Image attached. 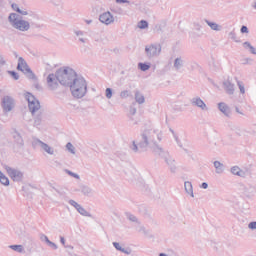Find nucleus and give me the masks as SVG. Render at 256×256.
<instances>
[{
	"instance_id": "1",
	"label": "nucleus",
	"mask_w": 256,
	"mask_h": 256,
	"mask_svg": "<svg viewBox=\"0 0 256 256\" xmlns=\"http://www.w3.org/2000/svg\"><path fill=\"white\" fill-rule=\"evenodd\" d=\"M141 141L137 143L136 141H132V145L130 149L134 153H141L143 149H147V147H153V145H157L163 139V131L159 128L155 127H147L143 130L141 134Z\"/></svg>"
},
{
	"instance_id": "2",
	"label": "nucleus",
	"mask_w": 256,
	"mask_h": 256,
	"mask_svg": "<svg viewBox=\"0 0 256 256\" xmlns=\"http://www.w3.org/2000/svg\"><path fill=\"white\" fill-rule=\"evenodd\" d=\"M24 99L28 103V109L34 117V127H41L43 125V114L41 113V103L30 92L24 93Z\"/></svg>"
},
{
	"instance_id": "3",
	"label": "nucleus",
	"mask_w": 256,
	"mask_h": 256,
	"mask_svg": "<svg viewBox=\"0 0 256 256\" xmlns=\"http://www.w3.org/2000/svg\"><path fill=\"white\" fill-rule=\"evenodd\" d=\"M69 87L74 99H83L87 95V80L82 76H77Z\"/></svg>"
},
{
	"instance_id": "4",
	"label": "nucleus",
	"mask_w": 256,
	"mask_h": 256,
	"mask_svg": "<svg viewBox=\"0 0 256 256\" xmlns=\"http://www.w3.org/2000/svg\"><path fill=\"white\" fill-rule=\"evenodd\" d=\"M56 75H58V81L60 85L69 87L70 84L75 81L77 72H75V70L69 66H64L56 71Z\"/></svg>"
},
{
	"instance_id": "5",
	"label": "nucleus",
	"mask_w": 256,
	"mask_h": 256,
	"mask_svg": "<svg viewBox=\"0 0 256 256\" xmlns=\"http://www.w3.org/2000/svg\"><path fill=\"white\" fill-rule=\"evenodd\" d=\"M8 21L13 29L21 31L22 33H25L31 29L29 22L23 19V17L17 13H10L8 16Z\"/></svg>"
},
{
	"instance_id": "6",
	"label": "nucleus",
	"mask_w": 256,
	"mask_h": 256,
	"mask_svg": "<svg viewBox=\"0 0 256 256\" xmlns=\"http://www.w3.org/2000/svg\"><path fill=\"white\" fill-rule=\"evenodd\" d=\"M11 7L13 11H16V13H19V15H21L22 17H26V21L29 23L30 27L31 25H35V23H37V21L39 20V15H37V13L32 10L24 7H19V5L15 3H13Z\"/></svg>"
},
{
	"instance_id": "7",
	"label": "nucleus",
	"mask_w": 256,
	"mask_h": 256,
	"mask_svg": "<svg viewBox=\"0 0 256 256\" xmlns=\"http://www.w3.org/2000/svg\"><path fill=\"white\" fill-rule=\"evenodd\" d=\"M154 153L156 155H159V157H161L162 159H164V161L168 165L171 173H175L177 166L175 165V159H173V157H171L169 152L163 150V148H161L159 146H156L154 148Z\"/></svg>"
},
{
	"instance_id": "8",
	"label": "nucleus",
	"mask_w": 256,
	"mask_h": 256,
	"mask_svg": "<svg viewBox=\"0 0 256 256\" xmlns=\"http://www.w3.org/2000/svg\"><path fill=\"white\" fill-rule=\"evenodd\" d=\"M162 47L159 43H152L145 46V53L148 59H155L161 55Z\"/></svg>"
},
{
	"instance_id": "9",
	"label": "nucleus",
	"mask_w": 256,
	"mask_h": 256,
	"mask_svg": "<svg viewBox=\"0 0 256 256\" xmlns=\"http://www.w3.org/2000/svg\"><path fill=\"white\" fill-rule=\"evenodd\" d=\"M32 146L40 148V151H42L43 153H47V155H55V148H53V146L39 140L38 138H35L32 141Z\"/></svg>"
},
{
	"instance_id": "10",
	"label": "nucleus",
	"mask_w": 256,
	"mask_h": 256,
	"mask_svg": "<svg viewBox=\"0 0 256 256\" xmlns=\"http://www.w3.org/2000/svg\"><path fill=\"white\" fill-rule=\"evenodd\" d=\"M17 69L18 71H22V73L27 75L28 79H32V80L36 79L35 74L33 73V71H31V69L27 65V62L22 57L18 59Z\"/></svg>"
},
{
	"instance_id": "11",
	"label": "nucleus",
	"mask_w": 256,
	"mask_h": 256,
	"mask_svg": "<svg viewBox=\"0 0 256 256\" xmlns=\"http://www.w3.org/2000/svg\"><path fill=\"white\" fill-rule=\"evenodd\" d=\"M46 84L49 89V91H57L59 89V77L57 75V72L55 74L51 73L46 78Z\"/></svg>"
},
{
	"instance_id": "12",
	"label": "nucleus",
	"mask_w": 256,
	"mask_h": 256,
	"mask_svg": "<svg viewBox=\"0 0 256 256\" xmlns=\"http://www.w3.org/2000/svg\"><path fill=\"white\" fill-rule=\"evenodd\" d=\"M5 171L8 173L9 177L12 179V181H23L24 174L21 170L17 168H12L11 166H5Z\"/></svg>"
},
{
	"instance_id": "13",
	"label": "nucleus",
	"mask_w": 256,
	"mask_h": 256,
	"mask_svg": "<svg viewBox=\"0 0 256 256\" xmlns=\"http://www.w3.org/2000/svg\"><path fill=\"white\" fill-rule=\"evenodd\" d=\"M15 108V100L11 96H4L2 99V109L5 113L13 111Z\"/></svg>"
},
{
	"instance_id": "14",
	"label": "nucleus",
	"mask_w": 256,
	"mask_h": 256,
	"mask_svg": "<svg viewBox=\"0 0 256 256\" xmlns=\"http://www.w3.org/2000/svg\"><path fill=\"white\" fill-rule=\"evenodd\" d=\"M99 21L103 25H113V23H115V16H113V14H111L109 11L103 12L99 16Z\"/></svg>"
},
{
	"instance_id": "15",
	"label": "nucleus",
	"mask_w": 256,
	"mask_h": 256,
	"mask_svg": "<svg viewBox=\"0 0 256 256\" xmlns=\"http://www.w3.org/2000/svg\"><path fill=\"white\" fill-rule=\"evenodd\" d=\"M190 103L193 105V107L200 109V111H209V106H207L205 101H203V99H201L199 96L193 97L190 100Z\"/></svg>"
},
{
	"instance_id": "16",
	"label": "nucleus",
	"mask_w": 256,
	"mask_h": 256,
	"mask_svg": "<svg viewBox=\"0 0 256 256\" xmlns=\"http://www.w3.org/2000/svg\"><path fill=\"white\" fill-rule=\"evenodd\" d=\"M243 195L247 197V199H253L256 195V184L246 185L243 189Z\"/></svg>"
},
{
	"instance_id": "17",
	"label": "nucleus",
	"mask_w": 256,
	"mask_h": 256,
	"mask_svg": "<svg viewBox=\"0 0 256 256\" xmlns=\"http://www.w3.org/2000/svg\"><path fill=\"white\" fill-rule=\"evenodd\" d=\"M185 67V58L182 56H178L173 61V69L174 71H183Z\"/></svg>"
},
{
	"instance_id": "18",
	"label": "nucleus",
	"mask_w": 256,
	"mask_h": 256,
	"mask_svg": "<svg viewBox=\"0 0 256 256\" xmlns=\"http://www.w3.org/2000/svg\"><path fill=\"white\" fill-rule=\"evenodd\" d=\"M13 139H14V149L15 151H19L21 147H23L24 142H23V137H21V134L18 132L13 133Z\"/></svg>"
},
{
	"instance_id": "19",
	"label": "nucleus",
	"mask_w": 256,
	"mask_h": 256,
	"mask_svg": "<svg viewBox=\"0 0 256 256\" xmlns=\"http://www.w3.org/2000/svg\"><path fill=\"white\" fill-rule=\"evenodd\" d=\"M223 87L227 95H235V84H233L231 80H225L223 82Z\"/></svg>"
},
{
	"instance_id": "20",
	"label": "nucleus",
	"mask_w": 256,
	"mask_h": 256,
	"mask_svg": "<svg viewBox=\"0 0 256 256\" xmlns=\"http://www.w3.org/2000/svg\"><path fill=\"white\" fill-rule=\"evenodd\" d=\"M40 241L42 243H44L45 245H47V247H50V249H54V250L59 249L57 244H55L54 242L49 240V237H47V235H45V234H40Z\"/></svg>"
},
{
	"instance_id": "21",
	"label": "nucleus",
	"mask_w": 256,
	"mask_h": 256,
	"mask_svg": "<svg viewBox=\"0 0 256 256\" xmlns=\"http://www.w3.org/2000/svg\"><path fill=\"white\" fill-rule=\"evenodd\" d=\"M218 109L225 117H231V108L225 102L218 103Z\"/></svg>"
},
{
	"instance_id": "22",
	"label": "nucleus",
	"mask_w": 256,
	"mask_h": 256,
	"mask_svg": "<svg viewBox=\"0 0 256 256\" xmlns=\"http://www.w3.org/2000/svg\"><path fill=\"white\" fill-rule=\"evenodd\" d=\"M172 135L173 138L175 139L178 147H180V149H183V151H185L187 153V141L183 140L181 141V139L179 138V135H177V133H175L174 131H172Z\"/></svg>"
},
{
	"instance_id": "23",
	"label": "nucleus",
	"mask_w": 256,
	"mask_h": 256,
	"mask_svg": "<svg viewBox=\"0 0 256 256\" xmlns=\"http://www.w3.org/2000/svg\"><path fill=\"white\" fill-rule=\"evenodd\" d=\"M230 173H232V175H236L237 177H246L247 175V172L241 169L239 166H232L230 168Z\"/></svg>"
},
{
	"instance_id": "24",
	"label": "nucleus",
	"mask_w": 256,
	"mask_h": 256,
	"mask_svg": "<svg viewBox=\"0 0 256 256\" xmlns=\"http://www.w3.org/2000/svg\"><path fill=\"white\" fill-rule=\"evenodd\" d=\"M81 193L84 195V197H93L95 195V191L93 188L87 186V185H81L80 186Z\"/></svg>"
},
{
	"instance_id": "25",
	"label": "nucleus",
	"mask_w": 256,
	"mask_h": 256,
	"mask_svg": "<svg viewBox=\"0 0 256 256\" xmlns=\"http://www.w3.org/2000/svg\"><path fill=\"white\" fill-rule=\"evenodd\" d=\"M206 25L210 27L211 31H216V33H219L220 31H223V26L221 24H217L216 22L205 20Z\"/></svg>"
},
{
	"instance_id": "26",
	"label": "nucleus",
	"mask_w": 256,
	"mask_h": 256,
	"mask_svg": "<svg viewBox=\"0 0 256 256\" xmlns=\"http://www.w3.org/2000/svg\"><path fill=\"white\" fill-rule=\"evenodd\" d=\"M74 34L76 35V37L80 43H83L85 45V43L89 42V39L85 37V32H83L81 30H76V31H74Z\"/></svg>"
},
{
	"instance_id": "27",
	"label": "nucleus",
	"mask_w": 256,
	"mask_h": 256,
	"mask_svg": "<svg viewBox=\"0 0 256 256\" xmlns=\"http://www.w3.org/2000/svg\"><path fill=\"white\" fill-rule=\"evenodd\" d=\"M184 189L187 193V195H190V197H195V194L193 193V184L189 181H186L184 183Z\"/></svg>"
},
{
	"instance_id": "28",
	"label": "nucleus",
	"mask_w": 256,
	"mask_h": 256,
	"mask_svg": "<svg viewBox=\"0 0 256 256\" xmlns=\"http://www.w3.org/2000/svg\"><path fill=\"white\" fill-rule=\"evenodd\" d=\"M242 46L246 51H248L252 55H256V48L253 47V45H251V42L246 41L242 44Z\"/></svg>"
},
{
	"instance_id": "29",
	"label": "nucleus",
	"mask_w": 256,
	"mask_h": 256,
	"mask_svg": "<svg viewBox=\"0 0 256 256\" xmlns=\"http://www.w3.org/2000/svg\"><path fill=\"white\" fill-rule=\"evenodd\" d=\"M214 167L217 175H221L225 171V165L219 161H214Z\"/></svg>"
},
{
	"instance_id": "30",
	"label": "nucleus",
	"mask_w": 256,
	"mask_h": 256,
	"mask_svg": "<svg viewBox=\"0 0 256 256\" xmlns=\"http://www.w3.org/2000/svg\"><path fill=\"white\" fill-rule=\"evenodd\" d=\"M113 247H115V249L117 251H121V253H125V255H130L131 251L123 248V246H121V244L119 242H113Z\"/></svg>"
},
{
	"instance_id": "31",
	"label": "nucleus",
	"mask_w": 256,
	"mask_h": 256,
	"mask_svg": "<svg viewBox=\"0 0 256 256\" xmlns=\"http://www.w3.org/2000/svg\"><path fill=\"white\" fill-rule=\"evenodd\" d=\"M236 83L240 91V95H242V97H245V93H247V89H245V83H243V81L241 80H237Z\"/></svg>"
},
{
	"instance_id": "32",
	"label": "nucleus",
	"mask_w": 256,
	"mask_h": 256,
	"mask_svg": "<svg viewBox=\"0 0 256 256\" xmlns=\"http://www.w3.org/2000/svg\"><path fill=\"white\" fill-rule=\"evenodd\" d=\"M135 101L139 105H143V103H145V96L143 94H141V92H136L135 93Z\"/></svg>"
},
{
	"instance_id": "33",
	"label": "nucleus",
	"mask_w": 256,
	"mask_h": 256,
	"mask_svg": "<svg viewBox=\"0 0 256 256\" xmlns=\"http://www.w3.org/2000/svg\"><path fill=\"white\" fill-rule=\"evenodd\" d=\"M8 247L9 249H12V251H15L16 253H25V247H23V245H10Z\"/></svg>"
},
{
	"instance_id": "34",
	"label": "nucleus",
	"mask_w": 256,
	"mask_h": 256,
	"mask_svg": "<svg viewBox=\"0 0 256 256\" xmlns=\"http://www.w3.org/2000/svg\"><path fill=\"white\" fill-rule=\"evenodd\" d=\"M0 183L2 185H5L6 187L9 186V178L3 174V172L0 171Z\"/></svg>"
},
{
	"instance_id": "35",
	"label": "nucleus",
	"mask_w": 256,
	"mask_h": 256,
	"mask_svg": "<svg viewBox=\"0 0 256 256\" xmlns=\"http://www.w3.org/2000/svg\"><path fill=\"white\" fill-rule=\"evenodd\" d=\"M78 213L80 215H82L83 217H91V214L89 212L86 211L85 208H83V206H80L78 209H77Z\"/></svg>"
},
{
	"instance_id": "36",
	"label": "nucleus",
	"mask_w": 256,
	"mask_h": 256,
	"mask_svg": "<svg viewBox=\"0 0 256 256\" xmlns=\"http://www.w3.org/2000/svg\"><path fill=\"white\" fill-rule=\"evenodd\" d=\"M138 29H149V23L145 20H141L137 25Z\"/></svg>"
},
{
	"instance_id": "37",
	"label": "nucleus",
	"mask_w": 256,
	"mask_h": 256,
	"mask_svg": "<svg viewBox=\"0 0 256 256\" xmlns=\"http://www.w3.org/2000/svg\"><path fill=\"white\" fill-rule=\"evenodd\" d=\"M229 38L234 41L235 43H240L239 39L237 38V33L234 32V30L230 31L228 33Z\"/></svg>"
},
{
	"instance_id": "38",
	"label": "nucleus",
	"mask_w": 256,
	"mask_h": 256,
	"mask_svg": "<svg viewBox=\"0 0 256 256\" xmlns=\"http://www.w3.org/2000/svg\"><path fill=\"white\" fill-rule=\"evenodd\" d=\"M126 218L128 219V221H131L132 223H138V219H137V216L127 212L126 213Z\"/></svg>"
},
{
	"instance_id": "39",
	"label": "nucleus",
	"mask_w": 256,
	"mask_h": 256,
	"mask_svg": "<svg viewBox=\"0 0 256 256\" xmlns=\"http://www.w3.org/2000/svg\"><path fill=\"white\" fill-rule=\"evenodd\" d=\"M138 68L140 69V71H149V69H151V65L147 63H139Z\"/></svg>"
},
{
	"instance_id": "40",
	"label": "nucleus",
	"mask_w": 256,
	"mask_h": 256,
	"mask_svg": "<svg viewBox=\"0 0 256 256\" xmlns=\"http://www.w3.org/2000/svg\"><path fill=\"white\" fill-rule=\"evenodd\" d=\"M121 99H127L128 97H131V91L129 90H123L120 92Z\"/></svg>"
},
{
	"instance_id": "41",
	"label": "nucleus",
	"mask_w": 256,
	"mask_h": 256,
	"mask_svg": "<svg viewBox=\"0 0 256 256\" xmlns=\"http://www.w3.org/2000/svg\"><path fill=\"white\" fill-rule=\"evenodd\" d=\"M66 149L67 151H69V153H71L72 155H75V146H73L71 142H68L66 144Z\"/></svg>"
},
{
	"instance_id": "42",
	"label": "nucleus",
	"mask_w": 256,
	"mask_h": 256,
	"mask_svg": "<svg viewBox=\"0 0 256 256\" xmlns=\"http://www.w3.org/2000/svg\"><path fill=\"white\" fill-rule=\"evenodd\" d=\"M65 173H67V175H70V177H73L74 179H81V176H79V174L72 172L71 170L66 169Z\"/></svg>"
},
{
	"instance_id": "43",
	"label": "nucleus",
	"mask_w": 256,
	"mask_h": 256,
	"mask_svg": "<svg viewBox=\"0 0 256 256\" xmlns=\"http://www.w3.org/2000/svg\"><path fill=\"white\" fill-rule=\"evenodd\" d=\"M68 203L71 205V207H74L76 211L81 207V204L77 203L75 200H69Z\"/></svg>"
},
{
	"instance_id": "44",
	"label": "nucleus",
	"mask_w": 256,
	"mask_h": 256,
	"mask_svg": "<svg viewBox=\"0 0 256 256\" xmlns=\"http://www.w3.org/2000/svg\"><path fill=\"white\" fill-rule=\"evenodd\" d=\"M105 97H106V99H111L113 97V89L106 88V90H105Z\"/></svg>"
},
{
	"instance_id": "45",
	"label": "nucleus",
	"mask_w": 256,
	"mask_h": 256,
	"mask_svg": "<svg viewBox=\"0 0 256 256\" xmlns=\"http://www.w3.org/2000/svg\"><path fill=\"white\" fill-rule=\"evenodd\" d=\"M9 75L15 79V81L19 80V74H17L15 71H8Z\"/></svg>"
},
{
	"instance_id": "46",
	"label": "nucleus",
	"mask_w": 256,
	"mask_h": 256,
	"mask_svg": "<svg viewBox=\"0 0 256 256\" xmlns=\"http://www.w3.org/2000/svg\"><path fill=\"white\" fill-rule=\"evenodd\" d=\"M248 229H251V231H255L256 230V221L250 222L248 224Z\"/></svg>"
},
{
	"instance_id": "47",
	"label": "nucleus",
	"mask_w": 256,
	"mask_h": 256,
	"mask_svg": "<svg viewBox=\"0 0 256 256\" xmlns=\"http://www.w3.org/2000/svg\"><path fill=\"white\" fill-rule=\"evenodd\" d=\"M235 111H236V113H238V115H242L243 117H245V113L242 112L241 109H239V106H236V107H235Z\"/></svg>"
},
{
	"instance_id": "48",
	"label": "nucleus",
	"mask_w": 256,
	"mask_h": 256,
	"mask_svg": "<svg viewBox=\"0 0 256 256\" xmlns=\"http://www.w3.org/2000/svg\"><path fill=\"white\" fill-rule=\"evenodd\" d=\"M6 61H5V57H3V55L0 54V67H3V65H5Z\"/></svg>"
},
{
	"instance_id": "49",
	"label": "nucleus",
	"mask_w": 256,
	"mask_h": 256,
	"mask_svg": "<svg viewBox=\"0 0 256 256\" xmlns=\"http://www.w3.org/2000/svg\"><path fill=\"white\" fill-rule=\"evenodd\" d=\"M194 28L196 29V31H201V29H203V26H201L199 23H194Z\"/></svg>"
},
{
	"instance_id": "50",
	"label": "nucleus",
	"mask_w": 256,
	"mask_h": 256,
	"mask_svg": "<svg viewBox=\"0 0 256 256\" xmlns=\"http://www.w3.org/2000/svg\"><path fill=\"white\" fill-rule=\"evenodd\" d=\"M200 189H209V184L207 182H203L201 185H200Z\"/></svg>"
},
{
	"instance_id": "51",
	"label": "nucleus",
	"mask_w": 256,
	"mask_h": 256,
	"mask_svg": "<svg viewBox=\"0 0 256 256\" xmlns=\"http://www.w3.org/2000/svg\"><path fill=\"white\" fill-rule=\"evenodd\" d=\"M240 31L241 33H249V28H247V26H242Z\"/></svg>"
},
{
	"instance_id": "52",
	"label": "nucleus",
	"mask_w": 256,
	"mask_h": 256,
	"mask_svg": "<svg viewBox=\"0 0 256 256\" xmlns=\"http://www.w3.org/2000/svg\"><path fill=\"white\" fill-rule=\"evenodd\" d=\"M116 3H128V5L131 3L129 0H116Z\"/></svg>"
},
{
	"instance_id": "53",
	"label": "nucleus",
	"mask_w": 256,
	"mask_h": 256,
	"mask_svg": "<svg viewBox=\"0 0 256 256\" xmlns=\"http://www.w3.org/2000/svg\"><path fill=\"white\" fill-rule=\"evenodd\" d=\"M60 243L65 247V243H66L65 237L60 236Z\"/></svg>"
},
{
	"instance_id": "54",
	"label": "nucleus",
	"mask_w": 256,
	"mask_h": 256,
	"mask_svg": "<svg viewBox=\"0 0 256 256\" xmlns=\"http://www.w3.org/2000/svg\"><path fill=\"white\" fill-rule=\"evenodd\" d=\"M86 25H91L93 23V20H85Z\"/></svg>"
},
{
	"instance_id": "55",
	"label": "nucleus",
	"mask_w": 256,
	"mask_h": 256,
	"mask_svg": "<svg viewBox=\"0 0 256 256\" xmlns=\"http://www.w3.org/2000/svg\"><path fill=\"white\" fill-rule=\"evenodd\" d=\"M131 113H132V115H135V113H137V110L135 108H132Z\"/></svg>"
},
{
	"instance_id": "56",
	"label": "nucleus",
	"mask_w": 256,
	"mask_h": 256,
	"mask_svg": "<svg viewBox=\"0 0 256 256\" xmlns=\"http://www.w3.org/2000/svg\"><path fill=\"white\" fill-rule=\"evenodd\" d=\"M253 7H254V9H256V1L254 2Z\"/></svg>"
},
{
	"instance_id": "57",
	"label": "nucleus",
	"mask_w": 256,
	"mask_h": 256,
	"mask_svg": "<svg viewBox=\"0 0 256 256\" xmlns=\"http://www.w3.org/2000/svg\"><path fill=\"white\" fill-rule=\"evenodd\" d=\"M247 61H249L251 63L252 60L250 58H248Z\"/></svg>"
}]
</instances>
